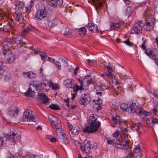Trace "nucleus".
Wrapping results in <instances>:
<instances>
[{
	"label": "nucleus",
	"mask_w": 158,
	"mask_h": 158,
	"mask_svg": "<svg viewBox=\"0 0 158 158\" xmlns=\"http://www.w3.org/2000/svg\"><path fill=\"white\" fill-rule=\"evenodd\" d=\"M97 118L95 117L94 114H92L89 118V123L90 125L89 127L86 126L83 129L85 133H93L97 131L100 125V122H96Z\"/></svg>",
	"instance_id": "1"
},
{
	"label": "nucleus",
	"mask_w": 158,
	"mask_h": 158,
	"mask_svg": "<svg viewBox=\"0 0 158 158\" xmlns=\"http://www.w3.org/2000/svg\"><path fill=\"white\" fill-rule=\"evenodd\" d=\"M133 106H131L132 108L129 109L128 112H135L139 114L140 118L142 119L144 118L146 116L148 115V112L140 109L139 103L137 101L136 103H133Z\"/></svg>",
	"instance_id": "2"
},
{
	"label": "nucleus",
	"mask_w": 158,
	"mask_h": 158,
	"mask_svg": "<svg viewBox=\"0 0 158 158\" xmlns=\"http://www.w3.org/2000/svg\"><path fill=\"white\" fill-rule=\"evenodd\" d=\"M33 112H32L31 110L30 109L26 110L23 113V117L20 119L21 121H29L35 123L37 118L35 116L33 115Z\"/></svg>",
	"instance_id": "3"
},
{
	"label": "nucleus",
	"mask_w": 158,
	"mask_h": 158,
	"mask_svg": "<svg viewBox=\"0 0 158 158\" xmlns=\"http://www.w3.org/2000/svg\"><path fill=\"white\" fill-rule=\"evenodd\" d=\"M144 52L151 59L154 60L157 65H158V50L156 48L145 50Z\"/></svg>",
	"instance_id": "4"
},
{
	"label": "nucleus",
	"mask_w": 158,
	"mask_h": 158,
	"mask_svg": "<svg viewBox=\"0 0 158 158\" xmlns=\"http://www.w3.org/2000/svg\"><path fill=\"white\" fill-rule=\"evenodd\" d=\"M30 85L34 88L33 90H32V87H30L28 88L27 91L24 93V94L27 97H33L35 94L34 90H37L38 88L40 86V85L37 81H33L31 83Z\"/></svg>",
	"instance_id": "5"
},
{
	"label": "nucleus",
	"mask_w": 158,
	"mask_h": 158,
	"mask_svg": "<svg viewBox=\"0 0 158 158\" xmlns=\"http://www.w3.org/2000/svg\"><path fill=\"white\" fill-rule=\"evenodd\" d=\"M22 37L20 35H15L10 40H9L8 42L4 41L3 43V45H8L15 44H22L24 42H22Z\"/></svg>",
	"instance_id": "6"
},
{
	"label": "nucleus",
	"mask_w": 158,
	"mask_h": 158,
	"mask_svg": "<svg viewBox=\"0 0 158 158\" xmlns=\"http://www.w3.org/2000/svg\"><path fill=\"white\" fill-rule=\"evenodd\" d=\"M20 133H18L16 131L10 132V135H6L3 139L5 138L6 139H8L11 142L15 143L20 139Z\"/></svg>",
	"instance_id": "7"
},
{
	"label": "nucleus",
	"mask_w": 158,
	"mask_h": 158,
	"mask_svg": "<svg viewBox=\"0 0 158 158\" xmlns=\"http://www.w3.org/2000/svg\"><path fill=\"white\" fill-rule=\"evenodd\" d=\"M3 54L6 56L7 61L8 63H12L15 60L14 55L11 53V51L9 49L7 50L6 49H4Z\"/></svg>",
	"instance_id": "8"
},
{
	"label": "nucleus",
	"mask_w": 158,
	"mask_h": 158,
	"mask_svg": "<svg viewBox=\"0 0 158 158\" xmlns=\"http://www.w3.org/2000/svg\"><path fill=\"white\" fill-rule=\"evenodd\" d=\"M47 15V12L45 10L44 8L40 9L38 10L35 14V18L39 21L42 20L45 18Z\"/></svg>",
	"instance_id": "9"
},
{
	"label": "nucleus",
	"mask_w": 158,
	"mask_h": 158,
	"mask_svg": "<svg viewBox=\"0 0 158 158\" xmlns=\"http://www.w3.org/2000/svg\"><path fill=\"white\" fill-rule=\"evenodd\" d=\"M81 98L79 101V102L81 104L85 105L88 104L91 100V98L89 94H84L81 96Z\"/></svg>",
	"instance_id": "10"
},
{
	"label": "nucleus",
	"mask_w": 158,
	"mask_h": 158,
	"mask_svg": "<svg viewBox=\"0 0 158 158\" xmlns=\"http://www.w3.org/2000/svg\"><path fill=\"white\" fill-rule=\"evenodd\" d=\"M105 0H92V3L97 10L102 8L103 3L105 2Z\"/></svg>",
	"instance_id": "11"
},
{
	"label": "nucleus",
	"mask_w": 158,
	"mask_h": 158,
	"mask_svg": "<svg viewBox=\"0 0 158 158\" xmlns=\"http://www.w3.org/2000/svg\"><path fill=\"white\" fill-rule=\"evenodd\" d=\"M37 99L39 102L44 104L48 102L49 101L47 96L45 94L41 93L39 94Z\"/></svg>",
	"instance_id": "12"
},
{
	"label": "nucleus",
	"mask_w": 158,
	"mask_h": 158,
	"mask_svg": "<svg viewBox=\"0 0 158 158\" xmlns=\"http://www.w3.org/2000/svg\"><path fill=\"white\" fill-rule=\"evenodd\" d=\"M136 101L132 102H130L128 103V104H126L125 103H122L120 105V108L121 110H127L128 112L129 109L132 108L131 106H133V103H136Z\"/></svg>",
	"instance_id": "13"
},
{
	"label": "nucleus",
	"mask_w": 158,
	"mask_h": 158,
	"mask_svg": "<svg viewBox=\"0 0 158 158\" xmlns=\"http://www.w3.org/2000/svg\"><path fill=\"white\" fill-rule=\"evenodd\" d=\"M84 151L87 154H89L91 152L89 142L88 140H85L83 142Z\"/></svg>",
	"instance_id": "14"
},
{
	"label": "nucleus",
	"mask_w": 158,
	"mask_h": 158,
	"mask_svg": "<svg viewBox=\"0 0 158 158\" xmlns=\"http://www.w3.org/2000/svg\"><path fill=\"white\" fill-rule=\"evenodd\" d=\"M18 112V109L14 106H10L8 112L9 114L11 117H15L17 116Z\"/></svg>",
	"instance_id": "15"
},
{
	"label": "nucleus",
	"mask_w": 158,
	"mask_h": 158,
	"mask_svg": "<svg viewBox=\"0 0 158 158\" xmlns=\"http://www.w3.org/2000/svg\"><path fill=\"white\" fill-rule=\"evenodd\" d=\"M44 24L45 27H48L49 28L48 29V30H49L50 28L55 25V23L53 22L52 20L48 17L46 18L45 19Z\"/></svg>",
	"instance_id": "16"
},
{
	"label": "nucleus",
	"mask_w": 158,
	"mask_h": 158,
	"mask_svg": "<svg viewBox=\"0 0 158 158\" xmlns=\"http://www.w3.org/2000/svg\"><path fill=\"white\" fill-rule=\"evenodd\" d=\"M142 28L139 24H135L133 26L131 31L132 33L139 34L141 33Z\"/></svg>",
	"instance_id": "17"
},
{
	"label": "nucleus",
	"mask_w": 158,
	"mask_h": 158,
	"mask_svg": "<svg viewBox=\"0 0 158 158\" xmlns=\"http://www.w3.org/2000/svg\"><path fill=\"white\" fill-rule=\"evenodd\" d=\"M86 27V28L91 32H96L98 30L97 26L94 23H88Z\"/></svg>",
	"instance_id": "18"
},
{
	"label": "nucleus",
	"mask_w": 158,
	"mask_h": 158,
	"mask_svg": "<svg viewBox=\"0 0 158 158\" xmlns=\"http://www.w3.org/2000/svg\"><path fill=\"white\" fill-rule=\"evenodd\" d=\"M121 131L123 132V134L124 135V138L125 139V137L126 136L127 137L128 135H127L125 132H127L128 130L126 128V124L125 123H122L119 125Z\"/></svg>",
	"instance_id": "19"
},
{
	"label": "nucleus",
	"mask_w": 158,
	"mask_h": 158,
	"mask_svg": "<svg viewBox=\"0 0 158 158\" xmlns=\"http://www.w3.org/2000/svg\"><path fill=\"white\" fill-rule=\"evenodd\" d=\"M111 117L112 118V120L115 123V124H119V126L121 123H124L122 121L121 118L117 115L113 116L112 114H111Z\"/></svg>",
	"instance_id": "20"
},
{
	"label": "nucleus",
	"mask_w": 158,
	"mask_h": 158,
	"mask_svg": "<svg viewBox=\"0 0 158 158\" xmlns=\"http://www.w3.org/2000/svg\"><path fill=\"white\" fill-rule=\"evenodd\" d=\"M13 16L15 19L19 23H22L24 21L23 18L21 14L15 13L13 14Z\"/></svg>",
	"instance_id": "21"
},
{
	"label": "nucleus",
	"mask_w": 158,
	"mask_h": 158,
	"mask_svg": "<svg viewBox=\"0 0 158 158\" xmlns=\"http://www.w3.org/2000/svg\"><path fill=\"white\" fill-rule=\"evenodd\" d=\"M80 129L78 126L74 127L73 129L70 132V134L72 135L73 137L78 135L80 131Z\"/></svg>",
	"instance_id": "22"
},
{
	"label": "nucleus",
	"mask_w": 158,
	"mask_h": 158,
	"mask_svg": "<svg viewBox=\"0 0 158 158\" xmlns=\"http://www.w3.org/2000/svg\"><path fill=\"white\" fill-rule=\"evenodd\" d=\"M61 125L59 124L58 125V126L57 128H56V129L55 131L56 132L57 135L59 136H63V135L62 132L63 129L61 128Z\"/></svg>",
	"instance_id": "23"
},
{
	"label": "nucleus",
	"mask_w": 158,
	"mask_h": 158,
	"mask_svg": "<svg viewBox=\"0 0 158 158\" xmlns=\"http://www.w3.org/2000/svg\"><path fill=\"white\" fill-rule=\"evenodd\" d=\"M116 140L114 142V146L116 148H122V145L123 144V142L122 141H121L120 140L118 139H115Z\"/></svg>",
	"instance_id": "24"
},
{
	"label": "nucleus",
	"mask_w": 158,
	"mask_h": 158,
	"mask_svg": "<svg viewBox=\"0 0 158 158\" xmlns=\"http://www.w3.org/2000/svg\"><path fill=\"white\" fill-rule=\"evenodd\" d=\"M145 25H144V29L146 30H150L153 29L154 23H149V24L147 23H145Z\"/></svg>",
	"instance_id": "25"
},
{
	"label": "nucleus",
	"mask_w": 158,
	"mask_h": 158,
	"mask_svg": "<svg viewBox=\"0 0 158 158\" xmlns=\"http://www.w3.org/2000/svg\"><path fill=\"white\" fill-rule=\"evenodd\" d=\"M87 29L86 26L85 27H82L78 29V32L79 34L81 36H83L86 33Z\"/></svg>",
	"instance_id": "26"
},
{
	"label": "nucleus",
	"mask_w": 158,
	"mask_h": 158,
	"mask_svg": "<svg viewBox=\"0 0 158 158\" xmlns=\"http://www.w3.org/2000/svg\"><path fill=\"white\" fill-rule=\"evenodd\" d=\"M123 23L119 22L117 23L112 22L110 23L111 28L112 29H114L119 27L121 25H123Z\"/></svg>",
	"instance_id": "27"
},
{
	"label": "nucleus",
	"mask_w": 158,
	"mask_h": 158,
	"mask_svg": "<svg viewBox=\"0 0 158 158\" xmlns=\"http://www.w3.org/2000/svg\"><path fill=\"white\" fill-rule=\"evenodd\" d=\"M48 118L49 119L50 121V122L51 124H52V123L55 122V121H56V120L58 121V123L60 122V120L58 118L55 116H54L53 115H51L49 116Z\"/></svg>",
	"instance_id": "28"
},
{
	"label": "nucleus",
	"mask_w": 158,
	"mask_h": 158,
	"mask_svg": "<svg viewBox=\"0 0 158 158\" xmlns=\"http://www.w3.org/2000/svg\"><path fill=\"white\" fill-rule=\"evenodd\" d=\"M64 84L68 88L72 87V82L71 80L69 79L66 80L64 81Z\"/></svg>",
	"instance_id": "29"
},
{
	"label": "nucleus",
	"mask_w": 158,
	"mask_h": 158,
	"mask_svg": "<svg viewBox=\"0 0 158 158\" xmlns=\"http://www.w3.org/2000/svg\"><path fill=\"white\" fill-rule=\"evenodd\" d=\"M141 124L140 123H137L133 124L132 126L131 129L133 131H137L139 130V127Z\"/></svg>",
	"instance_id": "30"
},
{
	"label": "nucleus",
	"mask_w": 158,
	"mask_h": 158,
	"mask_svg": "<svg viewBox=\"0 0 158 158\" xmlns=\"http://www.w3.org/2000/svg\"><path fill=\"white\" fill-rule=\"evenodd\" d=\"M72 31L71 30L69 29V28H66L64 34L65 36L68 38L71 34Z\"/></svg>",
	"instance_id": "31"
},
{
	"label": "nucleus",
	"mask_w": 158,
	"mask_h": 158,
	"mask_svg": "<svg viewBox=\"0 0 158 158\" xmlns=\"http://www.w3.org/2000/svg\"><path fill=\"white\" fill-rule=\"evenodd\" d=\"M154 19L152 15H150L149 16L148 18H147L146 20L145 23H147L149 24V23H154Z\"/></svg>",
	"instance_id": "32"
},
{
	"label": "nucleus",
	"mask_w": 158,
	"mask_h": 158,
	"mask_svg": "<svg viewBox=\"0 0 158 158\" xmlns=\"http://www.w3.org/2000/svg\"><path fill=\"white\" fill-rule=\"evenodd\" d=\"M73 90L74 92H77L79 90H82L84 89V87H79L77 85H75L73 87Z\"/></svg>",
	"instance_id": "33"
},
{
	"label": "nucleus",
	"mask_w": 158,
	"mask_h": 158,
	"mask_svg": "<svg viewBox=\"0 0 158 158\" xmlns=\"http://www.w3.org/2000/svg\"><path fill=\"white\" fill-rule=\"evenodd\" d=\"M49 107L53 110H60V107L57 105L52 104L50 105Z\"/></svg>",
	"instance_id": "34"
},
{
	"label": "nucleus",
	"mask_w": 158,
	"mask_h": 158,
	"mask_svg": "<svg viewBox=\"0 0 158 158\" xmlns=\"http://www.w3.org/2000/svg\"><path fill=\"white\" fill-rule=\"evenodd\" d=\"M132 14V10L130 7H128L127 8L125 11V15L128 17H129Z\"/></svg>",
	"instance_id": "35"
},
{
	"label": "nucleus",
	"mask_w": 158,
	"mask_h": 158,
	"mask_svg": "<svg viewBox=\"0 0 158 158\" xmlns=\"http://www.w3.org/2000/svg\"><path fill=\"white\" fill-rule=\"evenodd\" d=\"M15 5L17 6H19L21 8H22L24 7V4L23 1H17L14 2Z\"/></svg>",
	"instance_id": "36"
},
{
	"label": "nucleus",
	"mask_w": 158,
	"mask_h": 158,
	"mask_svg": "<svg viewBox=\"0 0 158 158\" xmlns=\"http://www.w3.org/2000/svg\"><path fill=\"white\" fill-rule=\"evenodd\" d=\"M149 121H151L150 123L158 124V119L157 118L151 117L150 118Z\"/></svg>",
	"instance_id": "37"
},
{
	"label": "nucleus",
	"mask_w": 158,
	"mask_h": 158,
	"mask_svg": "<svg viewBox=\"0 0 158 158\" xmlns=\"http://www.w3.org/2000/svg\"><path fill=\"white\" fill-rule=\"evenodd\" d=\"M58 121H55V122H53V123H52L51 124L52 126V127L54 128H56L58 126V125L59 124H61V122L60 121V123H58Z\"/></svg>",
	"instance_id": "38"
},
{
	"label": "nucleus",
	"mask_w": 158,
	"mask_h": 158,
	"mask_svg": "<svg viewBox=\"0 0 158 158\" xmlns=\"http://www.w3.org/2000/svg\"><path fill=\"white\" fill-rule=\"evenodd\" d=\"M32 31L31 27L29 26L24 29L23 33L24 34H27L28 32Z\"/></svg>",
	"instance_id": "39"
},
{
	"label": "nucleus",
	"mask_w": 158,
	"mask_h": 158,
	"mask_svg": "<svg viewBox=\"0 0 158 158\" xmlns=\"http://www.w3.org/2000/svg\"><path fill=\"white\" fill-rule=\"evenodd\" d=\"M40 56H41V60L43 61H44L47 56V55L43 52H41L40 53Z\"/></svg>",
	"instance_id": "40"
},
{
	"label": "nucleus",
	"mask_w": 158,
	"mask_h": 158,
	"mask_svg": "<svg viewBox=\"0 0 158 158\" xmlns=\"http://www.w3.org/2000/svg\"><path fill=\"white\" fill-rule=\"evenodd\" d=\"M41 85L42 87H43L46 86L48 85L50 87V84H49L48 81L46 80H44L43 81V83L41 84Z\"/></svg>",
	"instance_id": "41"
},
{
	"label": "nucleus",
	"mask_w": 158,
	"mask_h": 158,
	"mask_svg": "<svg viewBox=\"0 0 158 158\" xmlns=\"http://www.w3.org/2000/svg\"><path fill=\"white\" fill-rule=\"evenodd\" d=\"M50 84L52 85V88L54 90H56L57 89H59V85L56 84H53L52 83H50Z\"/></svg>",
	"instance_id": "42"
},
{
	"label": "nucleus",
	"mask_w": 158,
	"mask_h": 158,
	"mask_svg": "<svg viewBox=\"0 0 158 158\" xmlns=\"http://www.w3.org/2000/svg\"><path fill=\"white\" fill-rule=\"evenodd\" d=\"M101 102L102 101L100 99H99L98 100H97V102H95V103L96 104L98 105V107H97V109L98 110H99L101 109V107L100 105L101 103H102Z\"/></svg>",
	"instance_id": "43"
},
{
	"label": "nucleus",
	"mask_w": 158,
	"mask_h": 158,
	"mask_svg": "<svg viewBox=\"0 0 158 158\" xmlns=\"http://www.w3.org/2000/svg\"><path fill=\"white\" fill-rule=\"evenodd\" d=\"M56 0H46L48 4L53 6H54Z\"/></svg>",
	"instance_id": "44"
},
{
	"label": "nucleus",
	"mask_w": 158,
	"mask_h": 158,
	"mask_svg": "<svg viewBox=\"0 0 158 158\" xmlns=\"http://www.w3.org/2000/svg\"><path fill=\"white\" fill-rule=\"evenodd\" d=\"M141 149L139 145H137L133 151L134 153L137 154L141 150Z\"/></svg>",
	"instance_id": "45"
},
{
	"label": "nucleus",
	"mask_w": 158,
	"mask_h": 158,
	"mask_svg": "<svg viewBox=\"0 0 158 158\" xmlns=\"http://www.w3.org/2000/svg\"><path fill=\"white\" fill-rule=\"evenodd\" d=\"M122 148H123L124 149L127 150V149L128 148V147H129V146L128 144V142L127 140L126 141L125 144H122Z\"/></svg>",
	"instance_id": "46"
},
{
	"label": "nucleus",
	"mask_w": 158,
	"mask_h": 158,
	"mask_svg": "<svg viewBox=\"0 0 158 158\" xmlns=\"http://www.w3.org/2000/svg\"><path fill=\"white\" fill-rule=\"evenodd\" d=\"M29 158H40L39 155H34L32 154H29L27 155Z\"/></svg>",
	"instance_id": "47"
},
{
	"label": "nucleus",
	"mask_w": 158,
	"mask_h": 158,
	"mask_svg": "<svg viewBox=\"0 0 158 158\" xmlns=\"http://www.w3.org/2000/svg\"><path fill=\"white\" fill-rule=\"evenodd\" d=\"M55 2L54 6H60L61 4L62 1V0H56Z\"/></svg>",
	"instance_id": "48"
},
{
	"label": "nucleus",
	"mask_w": 158,
	"mask_h": 158,
	"mask_svg": "<svg viewBox=\"0 0 158 158\" xmlns=\"http://www.w3.org/2000/svg\"><path fill=\"white\" fill-rule=\"evenodd\" d=\"M122 43L126 44L127 45L131 47L132 46V43H131L129 40H127L125 41H123Z\"/></svg>",
	"instance_id": "49"
},
{
	"label": "nucleus",
	"mask_w": 158,
	"mask_h": 158,
	"mask_svg": "<svg viewBox=\"0 0 158 158\" xmlns=\"http://www.w3.org/2000/svg\"><path fill=\"white\" fill-rule=\"evenodd\" d=\"M29 78H34L36 77V74L33 72L31 71L29 72Z\"/></svg>",
	"instance_id": "50"
},
{
	"label": "nucleus",
	"mask_w": 158,
	"mask_h": 158,
	"mask_svg": "<svg viewBox=\"0 0 158 158\" xmlns=\"http://www.w3.org/2000/svg\"><path fill=\"white\" fill-rule=\"evenodd\" d=\"M90 149H96L97 147L96 143H93L91 144H90Z\"/></svg>",
	"instance_id": "51"
},
{
	"label": "nucleus",
	"mask_w": 158,
	"mask_h": 158,
	"mask_svg": "<svg viewBox=\"0 0 158 158\" xmlns=\"http://www.w3.org/2000/svg\"><path fill=\"white\" fill-rule=\"evenodd\" d=\"M116 140L115 139H114L113 140H109L107 139V141L108 143L110 144H111L113 145H114V142Z\"/></svg>",
	"instance_id": "52"
},
{
	"label": "nucleus",
	"mask_w": 158,
	"mask_h": 158,
	"mask_svg": "<svg viewBox=\"0 0 158 158\" xmlns=\"http://www.w3.org/2000/svg\"><path fill=\"white\" fill-rule=\"evenodd\" d=\"M119 131L117 130L115 132H114L113 133V135L114 137H116L119 135Z\"/></svg>",
	"instance_id": "53"
},
{
	"label": "nucleus",
	"mask_w": 158,
	"mask_h": 158,
	"mask_svg": "<svg viewBox=\"0 0 158 158\" xmlns=\"http://www.w3.org/2000/svg\"><path fill=\"white\" fill-rule=\"evenodd\" d=\"M78 80L80 83V86L84 87V84L85 83V82H84L83 80L79 78L78 79Z\"/></svg>",
	"instance_id": "54"
},
{
	"label": "nucleus",
	"mask_w": 158,
	"mask_h": 158,
	"mask_svg": "<svg viewBox=\"0 0 158 158\" xmlns=\"http://www.w3.org/2000/svg\"><path fill=\"white\" fill-rule=\"evenodd\" d=\"M68 127L69 128V130H70L69 131V133L70 134V132H71V131L73 129V126L72 125L70 124L69 123H68Z\"/></svg>",
	"instance_id": "55"
},
{
	"label": "nucleus",
	"mask_w": 158,
	"mask_h": 158,
	"mask_svg": "<svg viewBox=\"0 0 158 158\" xmlns=\"http://www.w3.org/2000/svg\"><path fill=\"white\" fill-rule=\"evenodd\" d=\"M93 81L92 79H91L89 80H88L87 81V82H85V83L87 84V86H89L90 84L93 83Z\"/></svg>",
	"instance_id": "56"
},
{
	"label": "nucleus",
	"mask_w": 158,
	"mask_h": 158,
	"mask_svg": "<svg viewBox=\"0 0 158 158\" xmlns=\"http://www.w3.org/2000/svg\"><path fill=\"white\" fill-rule=\"evenodd\" d=\"M55 65L59 69H60L61 66L59 65V62H56L55 63H54Z\"/></svg>",
	"instance_id": "57"
},
{
	"label": "nucleus",
	"mask_w": 158,
	"mask_h": 158,
	"mask_svg": "<svg viewBox=\"0 0 158 158\" xmlns=\"http://www.w3.org/2000/svg\"><path fill=\"white\" fill-rule=\"evenodd\" d=\"M22 74L24 77H27L29 78V72H24L22 73Z\"/></svg>",
	"instance_id": "58"
},
{
	"label": "nucleus",
	"mask_w": 158,
	"mask_h": 158,
	"mask_svg": "<svg viewBox=\"0 0 158 158\" xmlns=\"http://www.w3.org/2000/svg\"><path fill=\"white\" fill-rule=\"evenodd\" d=\"M106 68L107 70L108 73H111L113 71V70L109 66H107L106 67Z\"/></svg>",
	"instance_id": "59"
},
{
	"label": "nucleus",
	"mask_w": 158,
	"mask_h": 158,
	"mask_svg": "<svg viewBox=\"0 0 158 158\" xmlns=\"http://www.w3.org/2000/svg\"><path fill=\"white\" fill-rule=\"evenodd\" d=\"M56 139L53 137H52L50 139V140L52 142H56Z\"/></svg>",
	"instance_id": "60"
},
{
	"label": "nucleus",
	"mask_w": 158,
	"mask_h": 158,
	"mask_svg": "<svg viewBox=\"0 0 158 158\" xmlns=\"http://www.w3.org/2000/svg\"><path fill=\"white\" fill-rule=\"evenodd\" d=\"M152 111L153 113H154L155 115H156V113L157 111V109L156 108L154 107L152 109Z\"/></svg>",
	"instance_id": "61"
},
{
	"label": "nucleus",
	"mask_w": 158,
	"mask_h": 158,
	"mask_svg": "<svg viewBox=\"0 0 158 158\" xmlns=\"http://www.w3.org/2000/svg\"><path fill=\"white\" fill-rule=\"evenodd\" d=\"M48 61H50L52 62V63H54L55 62V60L54 59H52L50 57H48Z\"/></svg>",
	"instance_id": "62"
},
{
	"label": "nucleus",
	"mask_w": 158,
	"mask_h": 158,
	"mask_svg": "<svg viewBox=\"0 0 158 158\" xmlns=\"http://www.w3.org/2000/svg\"><path fill=\"white\" fill-rule=\"evenodd\" d=\"M153 94L154 97L158 98V92H157V91H154V92L153 93Z\"/></svg>",
	"instance_id": "63"
},
{
	"label": "nucleus",
	"mask_w": 158,
	"mask_h": 158,
	"mask_svg": "<svg viewBox=\"0 0 158 158\" xmlns=\"http://www.w3.org/2000/svg\"><path fill=\"white\" fill-rule=\"evenodd\" d=\"M34 52L35 54H38L40 53L41 52L38 49H35L34 50Z\"/></svg>",
	"instance_id": "64"
}]
</instances>
